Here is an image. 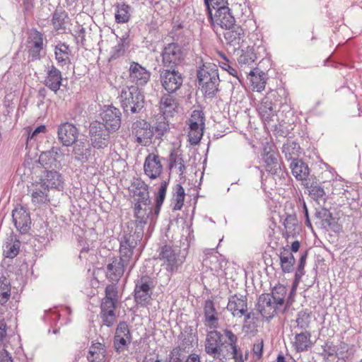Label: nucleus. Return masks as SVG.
I'll return each mask as SVG.
<instances>
[{"instance_id": "f03ea898", "label": "nucleus", "mask_w": 362, "mask_h": 362, "mask_svg": "<svg viewBox=\"0 0 362 362\" xmlns=\"http://www.w3.org/2000/svg\"><path fill=\"white\" fill-rule=\"evenodd\" d=\"M197 78L202 93L208 97L214 96L220 83L217 66L213 63H203L197 70Z\"/></svg>"}, {"instance_id": "0e129e2a", "label": "nucleus", "mask_w": 362, "mask_h": 362, "mask_svg": "<svg viewBox=\"0 0 362 362\" xmlns=\"http://www.w3.org/2000/svg\"><path fill=\"white\" fill-rule=\"evenodd\" d=\"M207 11L218 6L228 4V0H204Z\"/></svg>"}, {"instance_id": "473e14b6", "label": "nucleus", "mask_w": 362, "mask_h": 362, "mask_svg": "<svg viewBox=\"0 0 362 362\" xmlns=\"http://www.w3.org/2000/svg\"><path fill=\"white\" fill-rule=\"evenodd\" d=\"M181 340L179 347L185 351L189 350L197 344V337L191 327H186L180 334Z\"/></svg>"}, {"instance_id": "7ed1b4c3", "label": "nucleus", "mask_w": 362, "mask_h": 362, "mask_svg": "<svg viewBox=\"0 0 362 362\" xmlns=\"http://www.w3.org/2000/svg\"><path fill=\"white\" fill-rule=\"evenodd\" d=\"M158 259L167 272L174 274L185 262V255L181 254L177 247L165 245L159 248Z\"/></svg>"}, {"instance_id": "de8ad7c7", "label": "nucleus", "mask_w": 362, "mask_h": 362, "mask_svg": "<svg viewBox=\"0 0 362 362\" xmlns=\"http://www.w3.org/2000/svg\"><path fill=\"white\" fill-rule=\"evenodd\" d=\"M287 293L286 286L281 284H278L272 288V298L282 308L285 303V297Z\"/></svg>"}, {"instance_id": "09e8293b", "label": "nucleus", "mask_w": 362, "mask_h": 362, "mask_svg": "<svg viewBox=\"0 0 362 362\" xmlns=\"http://www.w3.org/2000/svg\"><path fill=\"white\" fill-rule=\"evenodd\" d=\"M305 187L309 189V195L314 200L317 201L325 195L324 188L317 182H311L310 180L308 186Z\"/></svg>"}, {"instance_id": "cd10ccee", "label": "nucleus", "mask_w": 362, "mask_h": 362, "mask_svg": "<svg viewBox=\"0 0 362 362\" xmlns=\"http://www.w3.org/2000/svg\"><path fill=\"white\" fill-rule=\"evenodd\" d=\"M62 75L61 71L52 65L47 70L44 84L48 88L57 93L62 85Z\"/></svg>"}, {"instance_id": "0eeeda50", "label": "nucleus", "mask_w": 362, "mask_h": 362, "mask_svg": "<svg viewBox=\"0 0 362 362\" xmlns=\"http://www.w3.org/2000/svg\"><path fill=\"white\" fill-rule=\"evenodd\" d=\"M132 135L135 142L142 146L151 144L154 136L153 127L144 119L136 120L132 125Z\"/></svg>"}, {"instance_id": "052dcab7", "label": "nucleus", "mask_w": 362, "mask_h": 362, "mask_svg": "<svg viewBox=\"0 0 362 362\" xmlns=\"http://www.w3.org/2000/svg\"><path fill=\"white\" fill-rule=\"evenodd\" d=\"M124 52V42L122 39L119 40L118 43L114 46L111 51V58L112 59H115L117 57H120L123 54Z\"/></svg>"}, {"instance_id": "bf43d9fd", "label": "nucleus", "mask_w": 362, "mask_h": 362, "mask_svg": "<svg viewBox=\"0 0 362 362\" xmlns=\"http://www.w3.org/2000/svg\"><path fill=\"white\" fill-rule=\"evenodd\" d=\"M168 183L166 181H163L160 184V186L158 189V192L156 197V202L158 204H163L167 192V187H168Z\"/></svg>"}, {"instance_id": "338daca9", "label": "nucleus", "mask_w": 362, "mask_h": 362, "mask_svg": "<svg viewBox=\"0 0 362 362\" xmlns=\"http://www.w3.org/2000/svg\"><path fill=\"white\" fill-rule=\"evenodd\" d=\"M298 221L295 215L289 214L286 216L284 221V226L286 229L294 230L295 226L297 225Z\"/></svg>"}, {"instance_id": "a878e982", "label": "nucleus", "mask_w": 362, "mask_h": 362, "mask_svg": "<svg viewBox=\"0 0 362 362\" xmlns=\"http://www.w3.org/2000/svg\"><path fill=\"white\" fill-rule=\"evenodd\" d=\"M129 71V80L137 86H144L150 79V72L136 62L131 63Z\"/></svg>"}, {"instance_id": "c9c22d12", "label": "nucleus", "mask_w": 362, "mask_h": 362, "mask_svg": "<svg viewBox=\"0 0 362 362\" xmlns=\"http://www.w3.org/2000/svg\"><path fill=\"white\" fill-rule=\"evenodd\" d=\"M134 199H146L148 202L150 199L148 185L141 179H134L132 184Z\"/></svg>"}, {"instance_id": "8fccbe9b", "label": "nucleus", "mask_w": 362, "mask_h": 362, "mask_svg": "<svg viewBox=\"0 0 362 362\" xmlns=\"http://www.w3.org/2000/svg\"><path fill=\"white\" fill-rule=\"evenodd\" d=\"M204 127L189 126L188 141L191 145L198 144L202 138Z\"/></svg>"}, {"instance_id": "774afa93", "label": "nucleus", "mask_w": 362, "mask_h": 362, "mask_svg": "<svg viewBox=\"0 0 362 362\" xmlns=\"http://www.w3.org/2000/svg\"><path fill=\"white\" fill-rule=\"evenodd\" d=\"M209 261L210 262L209 267L212 271L218 272L222 269L221 263L219 262L216 255L210 256Z\"/></svg>"}, {"instance_id": "49530a36", "label": "nucleus", "mask_w": 362, "mask_h": 362, "mask_svg": "<svg viewBox=\"0 0 362 362\" xmlns=\"http://www.w3.org/2000/svg\"><path fill=\"white\" fill-rule=\"evenodd\" d=\"M311 320V313L308 310H301L298 313L296 322L299 329L306 330L310 327Z\"/></svg>"}, {"instance_id": "f8f14e48", "label": "nucleus", "mask_w": 362, "mask_h": 362, "mask_svg": "<svg viewBox=\"0 0 362 362\" xmlns=\"http://www.w3.org/2000/svg\"><path fill=\"white\" fill-rule=\"evenodd\" d=\"M144 229L136 227L133 234H124L120 240L119 252L122 257L130 259L133 254V250L136 247L143 238Z\"/></svg>"}, {"instance_id": "72a5a7b5", "label": "nucleus", "mask_w": 362, "mask_h": 362, "mask_svg": "<svg viewBox=\"0 0 362 362\" xmlns=\"http://www.w3.org/2000/svg\"><path fill=\"white\" fill-rule=\"evenodd\" d=\"M258 112L262 119L269 122L272 120L273 117L275 115V110L273 108V104L269 97H264L257 107Z\"/></svg>"}, {"instance_id": "f3484780", "label": "nucleus", "mask_w": 362, "mask_h": 362, "mask_svg": "<svg viewBox=\"0 0 362 362\" xmlns=\"http://www.w3.org/2000/svg\"><path fill=\"white\" fill-rule=\"evenodd\" d=\"M161 157L155 153H148L144 163V172L151 180L158 178L163 173Z\"/></svg>"}, {"instance_id": "a211bd4d", "label": "nucleus", "mask_w": 362, "mask_h": 362, "mask_svg": "<svg viewBox=\"0 0 362 362\" xmlns=\"http://www.w3.org/2000/svg\"><path fill=\"white\" fill-rule=\"evenodd\" d=\"M223 36L228 45L233 46L235 49L243 51L245 33L240 25L234 24L230 28H226Z\"/></svg>"}, {"instance_id": "1a4fd4ad", "label": "nucleus", "mask_w": 362, "mask_h": 362, "mask_svg": "<svg viewBox=\"0 0 362 362\" xmlns=\"http://www.w3.org/2000/svg\"><path fill=\"white\" fill-rule=\"evenodd\" d=\"M161 57L164 66L175 69L185 59V54L180 45L172 42L163 47Z\"/></svg>"}, {"instance_id": "680f3d73", "label": "nucleus", "mask_w": 362, "mask_h": 362, "mask_svg": "<svg viewBox=\"0 0 362 362\" xmlns=\"http://www.w3.org/2000/svg\"><path fill=\"white\" fill-rule=\"evenodd\" d=\"M154 135L156 134V137L158 139H160L161 136L166 132L168 129V124L165 122H159L156 127H153Z\"/></svg>"}, {"instance_id": "f704fd0d", "label": "nucleus", "mask_w": 362, "mask_h": 362, "mask_svg": "<svg viewBox=\"0 0 362 362\" xmlns=\"http://www.w3.org/2000/svg\"><path fill=\"white\" fill-rule=\"evenodd\" d=\"M160 110L165 117L172 116L178 107V103L173 96L165 94L160 100Z\"/></svg>"}, {"instance_id": "69168bd1", "label": "nucleus", "mask_w": 362, "mask_h": 362, "mask_svg": "<svg viewBox=\"0 0 362 362\" xmlns=\"http://www.w3.org/2000/svg\"><path fill=\"white\" fill-rule=\"evenodd\" d=\"M235 354L233 353V349H230V356L228 359L233 358L235 360V362H245V360L247 358V354L245 355V358H243V356L242 352L240 351L238 346V343L236 344V350Z\"/></svg>"}, {"instance_id": "2f4dec72", "label": "nucleus", "mask_w": 362, "mask_h": 362, "mask_svg": "<svg viewBox=\"0 0 362 362\" xmlns=\"http://www.w3.org/2000/svg\"><path fill=\"white\" fill-rule=\"evenodd\" d=\"M33 187L32 202L35 205L47 204L49 202L47 194L49 188L42 182L37 183Z\"/></svg>"}, {"instance_id": "e433bc0d", "label": "nucleus", "mask_w": 362, "mask_h": 362, "mask_svg": "<svg viewBox=\"0 0 362 362\" xmlns=\"http://www.w3.org/2000/svg\"><path fill=\"white\" fill-rule=\"evenodd\" d=\"M105 346L101 343H95L90 346L87 358L89 362H105Z\"/></svg>"}, {"instance_id": "79ce46f5", "label": "nucleus", "mask_w": 362, "mask_h": 362, "mask_svg": "<svg viewBox=\"0 0 362 362\" xmlns=\"http://www.w3.org/2000/svg\"><path fill=\"white\" fill-rule=\"evenodd\" d=\"M42 183L48 188L60 189L62 187V176L55 170L47 171L45 182Z\"/></svg>"}, {"instance_id": "412c9836", "label": "nucleus", "mask_w": 362, "mask_h": 362, "mask_svg": "<svg viewBox=\"0 0 362 362\" xmlns=\"http://www.w3.org/2000/svg\"><path fill=\"white\" fill-rule=\"evenodd\" d=\"M63 156L60 147L53 146L50 150L44 151L40 154L39 162L45 168H59L61 167L60 159Z\"/></svg>"}, {"instance_id": "7c9ffc66", "label": "nucleus", "mask_w": 362, "mask_h": 362, "mask_svg": "<svg viewBox=\"0 0 362 362\" xmlns=\"http://www.w3.org/2000/svg\"><path fill=\"white\" fill-rule=\"evenodd\" d=\"M310 337L311 334L308 331L296 334L292 342L293 347L297 352L308 351L313 345Z\"/></svg>"}, {"instance_id": "4be33fe9", "label": "nucleus", "mask_w": 362, "mask_h": 362, "mask_svg": "<svg viewBox=\"0 0 362 362\" xmlns=\"http://www.w3.org/2000/svg\"><path fill=\"white\" fill-rule=\"evenodd\" d=\"M227 309L233 317H243L248 310L247 296L237 294L230 296L227 304Z\"/></svg>"}, {"instance_id": "6e6d98bb", "label": "nucleus", "mask_w": 362, "mask_h": 362, "mask_svg": "<svg viewBox=\"0 0 362 362\" xmlns=\"http://www.w3.org/2000/svg\"><path fill=\"white\" fill-rule=\"evenodd\" d=\"M182 349L177 347L173 349L170 354L169 362H185L186 356L182 351Z\"/></svg>"}, {"instance_id": "aec40b11", "label": "nucleus", "mask_w": 362, "mask_h": 362, "mask_svg": "<svg viewBox=\"0 0 362 362\" xmlns=\"http://www.w3.org/2000/svg\"><path fill=\"white\" fill-rule=\"evenodd\" d=\"M13 222L16 229L22 234L27 233L31 224L29 213L22 206H17L12 211Z\"/></svg>"}, {"instance_id": "ddd939ff", "label": "nucleus", "mask_w": 362, "mask_h": 362, "mask_svg": "<svg viewBox=\"0 0 362 362\" xmlns=\"http://www.w3.org/2000/svg\"><path fill=\"white\" fill-rule=\"evenodd\" d=\"M26 47L33 61L40 59V53L44 48L43 34L35 28L30 30L28 33Z\"/></svg>"}, {"instance_id": "603ef678", "label": "nucleus", "mask_w": 362, "mask_h": 362, "mask_svg": "<svg viewBox=\"0 0 362 362\" xmlns=\"http://www.w3.org/2000/svg\"><path fill=\"white\" fill-rule=\"evenodd\" d=\"M170 168H177L180 175H182L185 170L184 160L180 155L171 153L170 156Z\"/></svg>"}, {"instance_id": "4d7b16f0", "label": "nucleus", "mask_w": 362, "mask_h": 362, "mask_svg": "<svg viewBox=\"0 0 362 362\" xmlns=\"http://www.w3.org/2000/svg\"><path fill=\"white\" fill-rule=\"evenodd\" d=\"M66 15L64 12H55L52 17V23L56 30L64 28V20Z\"/></svg>"}, {"instance_id": "c85d7f7f", "label": "nucleus", "mask_w": 362, "mask_h": 362, "mask_svg": "<svg viewBox=\"0 0 362 362\" xmlns=\"http://www.w3.org/2000/svg\"><path fill=\"white\" fill-rule=\"evenodd\" d=\"M279 257L282 272L284 273L292 272L296 263V259L288 246L280 248Z\"/></svg>"}, {"instance_id": "39448f33", "label": "nucleus", "mask_w": 362, "mask_h": 362, "mask_svg": "<svg viewBox=\"0 0 362 362\" xmlns=\"http://www.w3.org/2000/svg\"><path fill=\"white\" fill-rule=\"evenodd\" d=\"M120 103L124 112H139L144 107V96L136 86H127L122 89Z\"/></svg>"}, {"instance_id": "864d4df0", "label": "nucleus", "mask_w": 362, "mask_h": 362, "mask_svg": "<svg viewBox=\"0 0 362 362\" xmlns=\"http://www.w3.org/2000/svg\"><path fill=\"white\" fill-rule=\"evenodd\" d=\"M20 242H9L6 243L4 246V254L7 258H14L17 256L19 252Z\"/></svg>"}, {"instance_id": "9d476101", "label": "nucleus", "mask_w": 362, "mask_h": 362, "mask_svg": "<svg viewBox=\"0 0 362 362\" xmlns=\"http://www.w3.org/2000/svg\"><path fill=\"white\" fill-rule=\"evenodd\" d=\"M256 306L262 316L267 320L274 317L278 311H285V308L279 305L269 293L261 294L257 299Z\"/></svg>"}, {"instance_id": "5fc2aeb1", "label": "nucleus", "mask_w": 362, "mask_h": 362, "mask_svg": "<svg viewBox=\"0 0 362 362\" xmlns=\"http://www.w3.org/2000/svg\"><path fill=\"white\" fill-rule=\"evenodd\" d=\"M187 124L192 127H204V115L202 111L194 110L188 119Z\"/></svg>"}, {"instance_id": "b1692460", "label": "nucleus", "mask_w": 362, "mask_h": 362, "mask_svg": "<svg viewBox=\"0 0 362 362\" xmlns=\"http://www.w3.org/2000/svg\"><path fill=\"white\" fill-rule=\"evenodd\" d=\"M262 158L265 163L266 170L271 174H276L281 169L279 154L269 145L263 149Z\"/></svg>"}, {"instance_id": "bb28decb", "label": "nucleus", "mask_w": 362, "mask_h": 362, "mask_svg": "<svg viewBox=\"0 0 362 362\" xmlns=\"http://www.w3.org/2000/svg\"><path fill=\"white\" fill-rule=\"evenodd\" d=\"M129 261L124 257L114 258L112 262L107 265V276L112 281H118L124 274L125 264Z\"/></svg>"}, {"instance_id": "393cba45", "label": "nucleus", "mask_w": 362, "mask_h": 362, "mask_svg": "<svg viewBox=\"0 0 362 362\" xmlns=\"http://www.w3.org/2000/svg\"><path fill=\"white\" fill-rule=\"evenodd\" d=\"M292 175L296 180L301 181L302 185L308 187L310 177V169L306 163L300 159H296L291 161L290 164Z\"/></svg>"}, {"instance_id": "13d9d810", "label": "nucleus", "mask_w": 362, "mask_h": 362, "mask_svg": "<svg viewBox=\"0 0 362 362\" xmlns=\"http://www.w3.org/2000/svg\"><path fill=\"white\" fill-rule=\"evenodd\" d=\"M219 55L223 59V61H220V66L227 71L230 75L237 77V71L235 68H233L229 64L228 59L226 58V55L223 53H220Z\"/></svg>"}, {"instance_id": "a18cd8bd", "label": "nucleus", "mask_w": 362, "mask_h": 362, "mask_svg": "<svg viewBox=\"0 0 362 362\" xmlns=\"http://www.w3.org/2000/svg\"><path fill=\"white\" fill-rule=\"evenodd\" d=\"M246 50L242 51V54L240 55L238 58L239 64L243 66V65H252L255 59H257L256 54L253 52L252 47L250 46L245 47Z\"/></svg>"}, {"instance_id": "4468645a", "label": "nucleus", "mask_w": 362, "mask_h": 362, "mask_svg": "<svg viewBox=\"0 0 362 362\" xmlns=\"http://www.w3.org/2000/svg\"><path fill=\"white\" fill-rule=\"evenodd\" d=\"M160 79L162 86L169 93L176 92L183 83L182 74L175 69H165L160 72Z\"/></svg>"}, {"instance_id": "5701e85b", "label": "nucleus", "mask_w": 362, "mask_h": 362, "mask_svg": "<svg viewBox=\"0 0 362 362\" xmlns=\"http://www.w3.org/2000/svg\"><path fill=\"white\" fill-rule=\"evenodd\" d=\"M132 341L130 331L125 322H120L116 329L114 337V346L117 352L124 351L125 346Z\"/></svg>"}, {"instance_id": "20e7f679", "label": "nucleus", "mask_w": 362, "mask_h": 362, "mask_svg": "<svg viewBox=\"0 0 362 362\" xmlns=\"http://www.w3.org/2000/svg\"><path fill=\"white\" fill-rule=\"evenodd\" d=\"M118 300L117 290L115 285H108L105 288V296L100 306V317L103 324L108 327H112L116 320L115 309Z\"/></svg>"}, {"instance_id": "c756f323", "label": "nucleus", "mask_w": 362, "mask_h": 362, "mask_svg": "<svg viewBox=\"0 0 362 362\" xmlns=\"http://www.w3.org/2000/svg\"><path fill=\"white\" fill-rule=\"evenodd\" d=\"M254 90L262 91L266 85L265 73L258 68L251 69L247 76Z\"/></svg>"}, {"instance_id": "2eb2a0df", "label": "nucleus", "mask_w": 362, "mask_h": 362, "mask_svg": "<svg viewBox=\"0 0 362 362\" xmlns=\"http://www.w3.org/2000/svg\"><path fill=\"white\" fill-rule=\"evenodd\" d=\"M134 201L136 227H141L144 229V226L147 224L148 219L153 216L151 201V199H148V202L146 199H134Z\"/></svg>"}, {"instance_id": "dca6fc26", "label": "nucleus", "mask_w": 362, "mask_h": 362, "mask_svg": "<svg viewBox=\"0 0 362 362\" xmlns=\"http://www.w3.org/2000/svg\"><path fill=\"white\" fill-rule=\"evenodd\" d=\"M120 110L112 105H105L100 112L103 124L110 131L115 132L121 126Z\"/></svg>"}, {"instance_id": "9b49d317", "label": "nucleus", "mask_w": 362, "mask_h": 362, "mask_svg": "<svg viewBox=\"0 0 362 362\" xmlns=\"http://www.w3.org/2000/svg\"><path fill=\"white\" fill-rule=\"evenodd\" d=\"M225 4L208 11L209 18L214 25L216 24L222 28H228L235 24V17L230 9Z\"/></svg>"}, {"instance_id": "58836bf2", "label": "nucleus", "mask_w": 362, "mask_h": 362, "mask_svg": "<svg viewBox=\"0 0 362 362\" xmlns=\"http://www.w3.org/2000/svg\"><path fill=\"white\" fill-rule=\"evenodd\" d=\"M132 7L124 3L116 6L115 18L117 23H126L131 17Z\"/></svg>"}, {"instance_id": "6ab92c4d", "label": "nucleus", "mask_w": 362, "mask_h": 362, "mask_svg": "<svg viewBox=\"0 0 362 362\" xmlns=\"http://www.w3.org/2000/svg\"><path fill=\"white\" fill-rule=\"evenodd\" d=\"M78 129L70 122H64L59 125L57 137L64 146H71L77 141Z\"/></svg>"}, {"instance_id": "4c0bfd02", "label": "nucleus", "mask_w": 362, "mask_h": 362, "mask_svg": "<svg viewBox=\"0 0 362 362\" xmlns=\"http://www.w3.org/2000/svg\"><path fill=\"white\" fill-rule=\"evenodd\" d=\"M54 54L55 59L61 65H66L70 62L71 51L65 43H59L55 46Z\"/></svg>"}, {"instance_id": "37998d69", "label": "nucleus", "mask_w": 362, "mask_h": 362, "mask_svg": "<svg viewBox=\"0 0 362 362\" xmlns=\"http://www.w3.org/2000/svg\"><path fill=\"white\" fill-rule=\"evenodd\" d=\"M185 197V189L180 185H177L175 189L172 199V206L173 211L180 210L184 204Z\"/></svg>"}, {"instance_id": "423d86ee", "label": "nucleus", "mask_w": 362, "mask_h": 362, "mask_svg": "<svg viewBox=\"0 0 362 362\" xmlns=\"http://www.w3.org/2000/svg\"><path fill=\"white\" fill-rule=\"evenodd\" d=\"M153 288V281L149 276H141L136 281L134 291L136 303L141 307H146L150 304Z\"/></svg>"}, {"instance_id": "f257e3e1", "label": "nucleus", "mask_w": 362, "mask_h": 362, "mask_svg": "<svg viewBox=\"0 0 362 362\" xmlns=\"http://www.w3.org/2000/svg\"><path fill=\"white\" fill-rule=\"evenodd\" d=\"M223 334L216 330L208 332L205 344V352L216 361L226 362L230 356V349L235 354L237 336L230 329L223 330Z\"/></svg>"}, {"instance_id": "3c124183", "label": "nucleus", "mask_w": 362, "mask_h": 362, "mask_svg": "<svg viewBox=\"0 0 362 362\" xmlns=\"http://www.w3.org/2000/svg\"><path fill=\"white\" fill-rule=\"evenodd\" d=\"M307 252H304L300 257L297 270L295 274V279L293 284V291H294L298 286L302 276L305 274L304 268L305 266L307 259Z\"/></svg>"}, {"instance_id": "6e6552de", "label": "nucleus", "mask_w": 362, "mask_h": 362, "mask_svg": "<svg viewBox=\"0 0 362 362\" xmlns=\"http://www.w3.org/2000/svg\"><path fill=\"white\" fill-rule=\"evenodd\" d=\"M110 131L103 123L94 121L89 127V135L91 145L96 148H104L107 146L110 141Z\"/></svg>"}, {"instance_id": "a19ab883", "label": "nucleus", "mask_w": 362, "mask_h": 362, "mask_svg": "<svg viewBox=\"0 0 362 362\" xmlns=\"http://www.w3.org/2000/svg\"><path fill=\"white\" fill-rule=\"evenodd\" d=\"M204 317L206 322L210 327H216L218 318L216 317V311L214 307V303L211 300L205 301L204 307Z\"/></svg>"}, {"instance_id": "ea45409f", "label": "nucleus", "mask_w": 362, "mask_h": 362, "mask_svg": "<svg viewBox=\"0 0 362 362\" xmlns=\"http://www.w3.org/2000/svg\"><path fill=\"white\" fill-rule=\"evenodd\" d=\"M300 146L295 141H287L283 145L282 153L287 160L291 161L298 159L300 156Z\"/></svg>"}, {"instance_id": "e2e57ef3", "label": "nucleus", "mask_w": 362, "mask_h": 362, "mask_svg": "<svg viewBox=\"0 0 362 362\" xmlns=\"http://www.w3.org/2000/svg\"><path fill=\"white\" fill-rule=\"evenodd\" d=\"M337 354V351L336 346L331 342H327L325 345L323 346V351L322 355L325 358H328L329 356H332Z\"/></svg>"}, {"instance_id": "c03bdc74", "label": "nucleus", "mask_w": 362, "mask_h": 362, "mask_svg": "<svg viewBox=\"0 0 362 362\" xmlns=\"http://www.w3.org/2000/svg\"><path fill=\"white\" fill-rule=\"evenodd\" d=\"M11 297V284L4 276L0 277V305H4Z\"/></svg>"}]
</instances>
